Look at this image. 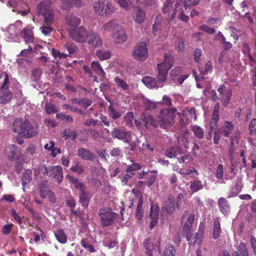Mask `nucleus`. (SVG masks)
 <instances>
[{
  "label": "nucleus",
  "mask_w": 256,
  "mask_h": 256,
  "mask_svg": "<svg viewBox=\"0 0 256 256\" xmlns=\"http://www.w3.org/2000/svg\"><path fill=\"white\" fill-rule=\"evenodd\" d=\"M13 132L24 138H30L37 134L36 128L26 119L16 118L12 124Z\"/></svg>",
  "instance_id": "1"
},
{
  "label": "nucleus",
  "mask_w": 256,
  "mask_h": 256,
  "mask_svg": "<svg viewBox=\"0 0 256 256\" xmlns=\"http://www.w3.org/2000/svg\"><path fill=\"white\" fill-rule=\"evenodd\" d=\"M92 8L94 13L100 16H106L114 12V8L112 3L106 0H98L94 2Z\"/></svg>",
  "instance_id": "2"
},
{
  "label": "nucleus",
  "mask_w": 256,
  "mask_h": 256,
  "mask_svg": "<svg viewBox=\"0 0 256 256\" xmlns=\"http://www.w3.org/2000/svg\"><path fill=\"white\" fill-rule=\"evenodd\" d=\"M50 0H44L38 6V12L44 16L46 25H51L54 22V12L50 9Z\"/></svg>",
  "instance_id": "3"
},
{
  "label": "nucleus",
  "mask_w": 256,
  "mask_h": 256,
  "mask_svg": "<svg viewBox=\"0 0 256 256\" xmlns=\"http://www.w3.org/2000/svg\"><path fill=\"white\" fill-rule=\"evenodd\" d=\"M98 215L102 226H108L114 223L117 214L109 208H103L100 210Z\"/></svg>",
  "instance_id": "4"
},
{
  "label": "nucleus",
  "mask_w": 256,
  "mask_h": 256,
  "mask_svg": "<svg viewBox=\"0 0 256 256\" xmlns=\"http://www.w3.org/2000/svg\"><path fill=\"white\" fill-rule=\"evenodd\" d=\"M69 36L74 41L83 43L86 42V36L88 31L82 26L76 28H70L69 29Z\"/></svg>",
  "instance_id": "5"
},
{
  "label": "nucleus",
  "mask_w": 256,
  "mask_h": 256,
  "mask_svg": "<svg viewBox=\"0 0 256 256\" xmlns=\"http://www.w3.org/2000/svg\"><path fill=\"white\" fill-rule=\"evenodd\" d=\"M148 50L146 42H139L134 47L132 53V56L138 60L144 61L148 58Z\"/></svg>",
  "instance_id": "6"
},
{
  "label": "nucleus",
  "mask_w": 256,
  "mask_h": 256,
  "mask_svg": "<svg viewBox=\"0 0 256 256\" xmlns=\"http://www.w3.org/2000/svg\"><path fill=\"white\" fill-rule=\"evenodd\" d=\"M176 108H166L160 110V121L165 124H170L176 117Z\"/></svg>",
  "instance_id": "7"
},
{
  "label": "nucleus",
  "mask_w": 256,
  "mask_h": 256,
  "mask_svg": "<svg viewBox=\"0 0 256 256\" xmlns=\"http://www.w3.org/2000/svg\"><path fill=\"white\" fill-rule=\"evenodd\" d=\"M219 94L220 100L224 106H228L232 96V90L230 88L226 90V86L224 84L220 86L217 90Z\"/></svg>",
  "instance_id": "8"
},
{
  "label": "nucleus",
  "mask_w": 256,
  "mask_h": 256,
  "mask_svg": "<svg viewBox=\"0 0 256 256\" xmlns=\"http://www.w3.org/2000/svg\"><path fill=\"white\" fill-rule=\"evenodd\" d=\"M86 42L94 48L100 47L102 44V40L101 36L93 30L88 31Z\"/></svg>",
  "instance_id": "9"
},
{
  "label": "nucleus",
  "mask_w": 256,
  "mask_h": 256,
  "mask_svg": "<svg viewBox=\"0 0 256 256\" xmlns=\"http://www.w3.org/2000/svg\"><path fill=\"white\" fill-rule=\"evenodd\" d=\"M131 132L119 128H114L111 132L112 138L123 140L124 142H128V138L130 136Z\"/></svg>",
  "instance_id": "10"
},
{
  "label": "nucleus",
  "mask_w": 256,
  "mask_h": 256,
  "mask_svg": "<svg viewBox=\"0 0 256 256\" xmlns=\"http://www.w3.org/2000/svg\"><path fill=\"white\" fill-rule=\"evenodd\" d=\"M176 200L172 195H169L167 200L164 202L162 210L169 215L172 214L176 209Z\"/></svg>",
  "instance_id": "11"
},
{
  "label": "nucleus",
  "mask_w": 256,
  "mask_h": 256,
  "mask_svg": "<svg viewBox=\"0 0 256 256\" xmlns=\"http://www.w3.org/2000/svg\"><path fill=\"white\" fill-rule=\"evenodd\" d=\"M49 177L55 178L58 183L61 182L63 180L62 168L60 166H54L50 168V174Z\"/></svg>",
  "instance_id": "12"
},
{
  "label": "nucleus",
  "mask_w": 256,
  "mask_h": 256,
  "mask_svg": "<svg viewBox=\"0 0 256 256\" xmlns=\"http://www.w3.org/2000/svg\"><path fill=\"white\" fill-rule=\"evenodd\" d=\"M182 5L181 4L176 2L175 5V8H174L172 13V14L171 16L169 18L170 20H172L176 17V13L178 12H180L178 18L180 20L183 22H188L189 18L188 16L184 14V11L182 10Z\"/></svg>",
  "instance_id": "13"
},
{
  "label": "nucleus",
  "mask_w": 256,
  "mask_h": 256,
  "mask_svg": "<svg viewBox=\"0 0 256 256\" xmlns=\"http://www.w3.org/2000/svg\"><path fill=\"white\" fill-rule=\"evenodd\" d=\"M20 36L26 44L32 43L34 42V33L31 26H28L24 28L20 32Z\"/></svg>",
  "instance_id": "14"
},
{
  "label": "nucleus",
  "mask_w": 256,
  "mask_h": 256,
  "mask_svg": "<svg viewBox=\"0 0 256 256\" xmlns=\"http://www.w3.org/2000/svg\"><path fill=\"white\" fill-rule=\"evenodd\" d=\"M146 12L140 6H137L133 11L132 17L134 21L138 24L142 23L146 18Z\"/></svg>",
  "instance_id": "15"
},
{
  "label": "nucleus",
  "mask_w": 256,
  "mask_h": 256,
  "mask_svg": "<svg viewBox=\"0 0 256 256\" xmlns=\"http://www.w3.org/2000/svg\"><path fill=\"white\" fill-rule=\"evenodd\" d=\"M112 38L115 42L118 44H124L127 40L126 32L120 28L112 34Z\"/></svg>",
  "instance_id": "16"
},
{
  "label": "nucleus",
  "mask_w": 256,
  "mask_h": 256,
  "mask_svg": "<svg viewBox=\"0 0 256 256\" xmlns=\"http://www.w3.org/2000/svg\"><path fill=\"white\" fill-rule=\"evenodd\" d=\"M162 66L163 64H158L157 66L158 74L156 78L160 82H164L166 80L168 74L170 70H167L166 68H164Z\"/></svg>",
  "instance_id": "17"
},
{
  "label": "nucleus",
  "mask_w": 256,
  "mask_h": 256,
  "mask_svg": "<svg viewBox=\"0 0 256 256\" xmlns=\"http://www.w3.org/2000/svg\"><path fill=\"white\" fill-rule=\"evenodd\" d=\"M141 120L142 124L147 128L150 126L156 127L159 122L158 120L154 118L150 115H144L142 116Z\"/></svg>",
  "instance_id": "18"
},
{
  "label": "nucleus",
  "mask_w": 256,
  "mask_h": 256,
  "mask_svg": "<svg viewBox=\"0 0 256 256\" xmlns=\"http://www.w3.org/2000/svg\"><path fill=\"white\" fill-rule=\"evenodd\" d=\"M13 96V93L10 90H0V104H6L10 102Z\"/></svg>",
  "instance_id": "19"
},
{
  "label": "nucleus",
  "mask_w": 256,
  "mask_h": 256,
  "mask_svg": "<svg viewBox=\"0 0 256 256\" xmlns=\"http://www.w3.org/2000/svg\"><path fill=\"white\" fill-rule=\"evenodd\" d=\"M79 197V202L81 204L82 206L84 208H87L92 197V195L90 192L85 190L80 192Z\"/></svg>",
  "instance_id": "20"
},
{
  "label": "nucleus",
  "mask_w": 256,
  "mask_h": 256,
  "mask_svg": "<svg viewBox=\"0 0 256 256\" xmlns=\"http://www.w3.org/2000/svg\"><path fill=\"white\" fill-rule=\"evenodd\" d=\"M77 154L82 159L86 160H93L95 158L94 154L93 153L84 148H79L78 150Z\"/></svg>",
  "instance_id": "21"
},
{
  "label": "nucleus",
  "mask_w": 256,
  "mask_h": 256,
  "mask_svg": "<svg viewBox=\"0 0 256 256\" xmlns=\"http://www.w3.org/2000/svg\"><path fill=\"white\" fill-rule=\"evenodd\" d=\"M219 110H220V103L216 102L214 105L211 121L210 122V127L212 128H214L216 126V124L219 120Z\"/></svg>",
  "instance_id": "22"
},
{
  "label": "nucleus",
  "mask_w": 256,
  "mask_h": 256,
  "mask_svg": "<svg viewBox=\"0 0 256 256\" xmlns=\"http://www.w3.org/2000/svg\"><path fill=\"white\" fill-rule=\"evenodd\" d=\"M108 114L113 120H116L122 116V112L118 110L114 104H111L108 106Z\"/></svg>",
  "instance_id": "23"
},
{
  "label": "nucleus",
  "mask_w": 256,
  "mask_h": 256,
  "mask_svg": "<svg viewBox=\"0 0 256 256\" xmlns=\"http://www.w3.org/2000/svg\"><path fill=\"white\" fill-rule=\"evenodd\" d=\"M234 125L232 122L230 121H226L224 124V126L219 130V133L224 135L226 137H228L230 134L234 130Z\"/></svg>",
  "instance_id": "24"
},
{
  "label": "nucleus",
  "mask_w": 256,
  "mask_h": 256,
  "mask_svg": "<svg viewBox=\"0 0 256 256\" xmlns=\"http://www.w3.org/2000/svg\"><path fill=\"white\" fill-rule=\"evenodd\" d=\"M119 26L114 20H111L103 26V29L105 32H112L118 29Z\"/></svg>",
  "instance_id": "25"
},
{
  "label": "nucleus",
  "mask_w": 256,
  "mask_h": 256,
  "mask_svg": "<svg viewBox=\"0 0 256 256\" xmlns=\"http://www.w3.org/2000/svg\"><path fill=\"white\" fill-rule=\"evenodd\" d=\"M54 235L58 242L64 244L67 242V236L62 228H58L54 231Z\"/></svg>",
  "instance_id": "26"
},
{
  "label": "nucleus",
  "mask_w": 256,
  "mask_h": 256,
  "mask_svg": "<svg viewBox=\"0 0 256 256\" xmlns=\"http://www.w3.org/2000/svg\"><path fill=\"white\" fill-rule=\"evenodd\" d=\"M220 212L224 215L228 214L230 210V205L226 198L221 197L218 200Z\"/></svg>",
  "instance_id": "27"
},
{
  "label": "nucleus",
  "mask_w": 256,
  "mask_h": 256,
  "mask_svg": "<svg viewBox=\"0 0 256 256\" xmlns=\"http://www.w3.org/2000/svg\"><path fill=\"white\" fill-rule=\"evenodd\" d=\"M67 24L70 26V28H76L80 25L81 20L80 18L72 14L68 15L66 18Z\"/></svg>",
  "instance_id": "28"
},
{
  "label": "nucleus",
  "mask_w": 256,
  "mask_h": 256,
  "mask_svg": "<svg viewBox=\"0 0 256 256\" xmlns=\"http://www.w3.org/2000/svg\"><path fill=\"white\" fill-rule=\"evenodd\" d=\"M174 57L171 54L166 53L164 55V58L163 62L158 64H163L162 67L170 69L174 64Z\"/></svg>",
  "instance_id": "29"
},
{
  "label": "nucleus",
  "mask_w": 256,
  "mask_h": 256,
  "mask_svg": "<svg viewBox=\"0 0 256 256\" xmlns=\"http://www.w3.org/2000/svg\"><path fill=\"white\" fill-rule=\"evenodd\" d=\"M72 3L69 2L68 0H62V7L63 9H66L74 6L76 7H80L82 4V0H71Z\"/></svg>",
  "instance_id": "30"
},
{
  "label": "nucleus",
  "mask_w": 256,
  "mask_h": 256,
  "mask_svg": "<svg viewBox=\"0 0 256 256\" xmlns=\"http://www.w3.org/2000/svg\"><path fill=\"white\" fill-rule=\"evenodd\" d=\"M9 158L11 160H18L20 154V150L18 148L16 145L12 146L10 148Z\"/></svg>",
  "instance_id": "31"
},
{
  "label": "nucleus",
  "mask_w": 256,
  "mask_h": 256,
  "mask_svg": "<svg viewBox=\"0 0 256 256\" xmlns=\"http://www.w3.org/2000/svg\"><path fill=\"white\" fill-rule=\"evenodd\" d=\"M182 150L181 148L178 146H172L166 150L164 154L166 157L172 158L176 157L178 152L180 153Z\"/></svg>",
  "instance_id": "32"
},
{
  "label": "nucleus",
  "mask_w": 256,
  "mask_h": 256,
  "mask_svg": "<svg viewBox=\"0 0 256 256\" xmlns=\"http://www.w3.org/2000/svg\"><path fill=\"white\" fill-rule=\"evenodd\" d=\"M91 68L100 76L102 78L105 76L106 73L98 62L93 61L91 64Z\"/></svg>",
  "instance_id": "33"
},
{
  "label": "nucleus",
  "mask_w": 256,
  "mask_h": 256,
  "mask_svg": "<svg viewBox=\"0 0 256 256\" xmlns=\"http://www.w3.org/2000/svg\"><path fill=\"white\" fill-rule=\"evenodd\" d=\"M190 190L193 192H196L203 188L204 186L201 180H194L190 181Z\"/></svg>",
  "instance_id": "34"
},
{
  "label": "nucleus",
  "mask_w": 256,
  "mask_h": 256,
  "mask_svg": "<svg viewBox=\"0 0 256 256\" xmlns=\"http://www.w3.org/2000/svg\"><path fill=\"white\" fill-rule=\"evenodd\" d=\"M221 231L220 222L218 218H216L214 222L212 238L216 240L220 236Z\"/></svg>",
  "instance_id": "35"
},
{
  "label": "nucleus",
  "mask_w": 256,
  "mask_h": 256,
  "mask_svg": "<svg viewBox=\"0 0 256 256\" xmlns=\"http://www.w3.org/2000/svg\"><path fill=\"white\" fill-rule=\"evenodd\" d=\"M32 172L30 169L26 170L22 174V181L23 186H26L32 180Z\"/></svg>",
  "instance_id": "36"
},
{
  "label": "nucleus",
  "mask_w": 256,
  "mask_h": 256,
  "mask_svg": "<svg viewBox=\"0 0 256 256\" xmlns=\"http://www.w3.org/2000/svg\"><path fill=\"white\" fill-rule=\"evenodd\" d=\"M143 84L148 88H158L156 86V81L154 78L151 76L144 77L142 80Z\"/></svg>",
  "instance_id": "37"
},
{
  "label": "nucleus",
  "mask_w": 256,
  "mask_h": 256,
  "mask_svg": "<svg viewBox=\"0 0 256 256\" xmlns=\"http://www.w3.org/2000/svg\"><path fill=\"white\" fill-rule=\"evenodd\" d=\"M144 248L148 256H153L152 252L154 249V246L150 238H147L144 242Z\"/></svg>",
  "instance_id": "38"
},
{
  "label": "nucleus",
  "mask_w": 256,
  "mask_h": 256,
  "mask_svg": "<svg viewBox=\"0 0 256 256\" xmlns=\"http://www.w3.org/2000/svg\"><path fill=\"white\" fill-rule=\"evenodd\" d=\"M143 204V198H139L138 202V204L136 209V218L138 220H140L144 216V211L142 209Z\"/></svg>",
  "instance_id": "39"
},
{
  "label": "nucleus",
  "mask_w": 256,
  "mask_h": 256,
  "mask_svg": "<svg viewBox=\"0 0 256 256\" xmlns=\"http://www.w3.org/2000/svg\"><path fill=\"white\" fill-rule=\"evenodd\" d=\"M114 81L117 87L122 89L123 90H127L130 88L128 84L118 76L114 78Z\"/></svg>",
  "instance_id": "40"
},
{
  "label": "nucleus",
  "mask_w": 256,
  "mask_h": 256,
  "mask_svg": "<svg viewBox=\"0 0 256 256\" xmlns=\"http://www.w3.org/2000/svg\"><path fill=\"white\" fill-rule=\"evenodd\" d=\"M192 226L185 224L182 230V234L186 236L188 241L191 240L192 237Z\"/></svg>",
  "instance_id": "41"
},
{
  "label": "nucleus",
  "mask_w": 256,
  "mask_h": 256,
  "mask_svg": "<svg viewBox=\"0 0 256 256\" xmlns=\"http://www.w3.org/2000/svg\"><path fill=\"white\" fill-rule=\"evenodd\" d=\"M96 56L100 60H106L108 59L110 56V52L108 50H98L96 52Z\"/></svg>",
  "instance_id": "42"
},
{
  "label": "nucleus",
  "mask_w": 256,
  "mask_h": 256,
  "mask_svg": "<svg viewBox=\"0 0 256 256\" xmlns=\"http://www.w3.org/2000/svg\"><path fill=\"white\" fill-rule=\"evenodd\" d=\"M70 180L74 184L75 188L80 191V192L86 190V186L84 184L80 182L78 178L72 177Z\"/></svg>",
  "instance_id": "43"
},
{
  "label": "nucleus",
  "mask_w": 256,
  "mask_h": 256,
  "mask_svg": "<svg viewBox=\"0 0 256 256\" xmlns=\"http://www.w3.org/2000/svg\"><path fill=\"white\" fill-rule=\"evenodd\" d=\"M192 130L194 136L199 139L203 138L204 132V130L200 126H192Z\"/></svg>",
  "instance_id": "44"
},
{
  "label": "nucleus",
  "mask_w": 256,
  "mask_h": 256,
  "mask_svg": "<svg viewBox=\"0 0 256 256\" xmlns=\"http://www.w3.org/2000/svg\"><path fill=\"white\" fill-rule=\"evenodd\" d=\"M56 118L58 119H61L66 123H72L74 122V119L70 116L66 115L62 112L57 114Z\"/></svg>",
  "instance_id": "45"
},
{
  "label": "nucleus",
  "mask_w": 256,
  "mask_h": 256,
  "mask_svg": "<svg viewBox=\"0 0 256 256\" xmlns=\"http://www.w3.org/2000/svg\"><path fill=\"white\" fill-rule=\"evenodd\" d=\"M2 76H4V80L2 85L0 86V90H10L9 76L8 74L6 72H4L1 74L0 76L2 77Z\"/></svg>",
  "instance_id": "46"
},
{
  "label": "nucleus",
  "mask_w": 256,
  "mask_h": 256,
  "mask_svg": "<svg viewBox=\"0 0 256 256\" xmlns=\"http://www.w3.org/2000/svg\"><path fill=\"white\" fill-rule=\"evenodd\" d=\"M134 115L132 112H127L124 116V119L126 122V124L128 127L133 126L132 120L134 119Z\"/></svg>",
  "instance_id": "47"
},
{
  "label": "nucleus",
  "mask_w": 256,
  "mask_h": 256,
  "mask_svg": "<svg viewBox=\"0 0 256 256\" xmlns=\"http://www.w3.org/2000/svg\"><path fill=\"white\" fill-rule=\"evenodd\" d=\"M44 109L46 114H48L58 112V108L54 104L48 102L46 104Z\"/></svg>",
  "instance_id": "48"
},
{
  "label": "nucleus",
  "mask_w": 256,
  "mask_h": 256,
  "mask_svg": "<svg viewBox=\"0 0 256 256\" xmlns=\"http://www.w3.org/2000/svg\"><path fill=\"white\" fill-rule=\"evenodd\" d=\"M176 250L172 244L168 245L166 248L162 256H175Z\"/></svg>",
  "instance_id": "49"
},
{
  "label": "nucleus",
  "mask_w": 256,
  "mask_h": 256,
  "mask_svg": "<svg viewBox=\"0 0 256 256\" xmlns=\"http://www.w3.org/2000/svg\"><path fill=\"white\" fill-rule=\"evenodd\" d=\"M174 1L175 0H167V2L164 4L162 10L164 14L168 13L172 10Z\"/></svg>",
  "instance_id": "50"
},
{
  "label": "nucleus",
  "mask_w": 256,
  "mask_h": 256,
  "mask_svg": "<svg viewBox=\"0 0 256 256\" xmlns=\"http://www.w3.org/2000/svg\"><path fill=\"white\" fill-rule=\"evenodd\" d=\"M62 136L65 138H72V140H75L76 138V134L74 131H70V130H64L62 132Z\"/></svg>",
  "instance_id": "51"
},
{
  "label": "nucleus",
  "mask_w": 256,
  "mask_h": 256,
  "mask_svg": "<svg viewBox=\"0 0 256 256\" xmlns=\"http://www.w3.org/2000/svg\"><path fill=\"white\" fill-rule=\"evenodd\" d=\"M80 244L82 247H84L90 252L93 253L96 252V249L94 246L88 243L85 240H82L80 241Z\"/></svg>",
  "instance_id": "52"
},
{
  "label": "nucleus",
  "mask_w": 256,
  "mask_h": 256,
  "mask_svg": "<svg viewBox=\"0 0 256 256\" xmlns=\"http://www.w3.org/2000/svg\"><path fill=\"white\" fill-rule=\"evenodd\" d=\"M142 168V166L138 163H133L130 165L127 166L126 172L127 173L132 172V171L140 170Z\"/></svg>",
  "instance_id": "53"
},
{
  "label": "nucleus",
  "mask_w": 256,
  "mask_h": 256,
  "mask_svg": "<svg viewBox=\"0 0 256 256\" xmlns=\"http://www.w3.org/2000/svg\"><path fill=\"white\" fill-rule=\"evenodd\" d=\"M238 250L240 252L241 256H248V252L246 244L241 242L238 246Z\"/></svg>",
  "instance_id": "54"
},
{
  "label": "nucleus",
  "mask_w": 256,
  "mask_h": 256,
  "mask_svg": "<svg viewBox=\"0 0 256 256\" xmlns=\"http://www.w3.org/2000/svg\"><path fill=\"white\" fill-rule=\"evenodd\" d=\"M144 108L146 110H154L158 104L157 102H154L150 100H146L144 102Z\"/></svg>",
  "instance_id": "55"
},
{
  "label": "nucleus",
  "mask_w": 256,
  "mask_h": 256,
  "mask_svg": "<svg viewBox=\"0 0 256 256\" xmlns=\"http://www.w3.org/2000/svg\"><path fill=\"white\" fill-rule=\"evenodd\" d=\"M224 176V166L222 164H218L215 174V176L218 179H222Z\"/></svg>",
  "instance_id": "56"
},
{
  "label": "nucleus",
  "mask_w": 256,
  "mask_h": 256,
  "mask_svg": "<svg viewBox=\"0 0 256 256\" xmlns=\"http://www.w3.org/2000/svg\"><path fill=\"white\" fill-rule=\"evenodd\" d=\"M250 131V135H254L256 134V118H252L250 122V124L248 127Z\"/></svg>",
  "instance_id": "57"
},
{
  "label": "nucleus",
  "mask_w": 256,
  "mask_h": 256,
  "mask_svg": "<svg viewBox=\"0 0 256 256\" xmlns=\"http://www.w3.org/2000/svg\"><path fill=\"white\" fill-rule=\"evenodd\" d=\"M182 72V68L180 66H178L172 69L170 73V76L172 80H174L175 78L179 76Z\"/></svg>",
  "instance_id": "58"
},
{
  "label": "nucleus",
  "mask_w": 256,
  "mask_h": 256,
  "mask_svg": "<svg viewBox=\"0 0 256 256\" xmlns=\"http://www.w3.org/2000/svg\"><path fill=\"white\" fill-rule=\"evenodd\" d=\"M199 29L210 34H212L216 32L214 28H211L206 24H202L200 26Z\"/></svg>",
  "instance_id": "59"
},
{
  "label": "nucleus",
  "mask_w": 256,
  "mask_h": 256,
  "mask_svg": "<svg viewBox=\"0 0 256 256\" xmlns=\"http://www.w3.org/2000/svg\"><path fill=\"white\" fill-rule=\"evenodd\" d=\"M70 170L80 174L82 173L84 168L82 165H80L78 162H76L74 166L71 167Z\"/></svg>",
  "instance_id": "60"
},
{
  "label": "nucleus",
  "mask_w": 256,
  "mask_h": 256,
  "mask_svg": "<svg viewBox=\"0 0 256 256\" xmlns=\"http://www.w3.org/2000/svg\"><path fill=\"white\" fill-rule=\"evenodd\" d=\"M40 30L42 34L45 36H47L50 34L53 30L52 28L51 27V25H44L43 24L40 27Z\"/></svg>",
  "instance_id": "61"
},
{
  "label": "nucleus",
  "mask_w": 256,
  "mask_h": 256,
  "mask_svg": "<svg viewBox=\"0 0 256 256\" xmlns=\"http://www.w3.org/2000/svg\"><path fill=\"white\" fill-rule=\"evenodd\" d=\"M158 104H162L168 106H172V102L170 98L166 95L163 96L162 101L158 102Z\"/></svg>",
  "instance_id": "62"
},
{
  "label": "nucleus",
  "mask_w": 256,
  "mask_h": 256,
  "mask_svg": "<svg viewBox=\"0 0 256 256\" xmlns=\"http://www.w3.org/2000/svg\"><path fill=\"white\" fill-rule=\"evenodd\" d=\"M159 215V208L156 206L154 208L153 206H150V218H158V216Z\"/></svg>",
  "instance_id": "63"
},
{
  "label": "nucleus",
  "mask_w": 256,
  "mask_h": 256,
  "mask_svg": "<svg viewBox=\"0 0 256 256\" xmlns=\"http://www.w3.org/2000/svg\"><path fill=\"white\" fill-rule=\"evenodd\" d=\"M212 63L210 61H209L206 64L204 69V70H200V72L203 76L206 75L209 72L212 70Z\"/></svg>",
  "instance_id": "64"
}]
</instances>
